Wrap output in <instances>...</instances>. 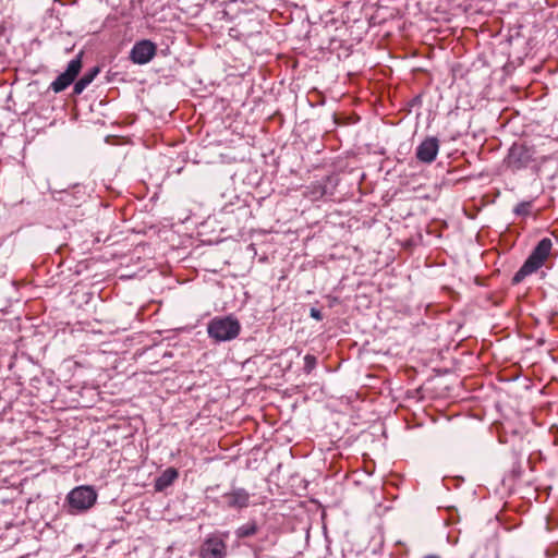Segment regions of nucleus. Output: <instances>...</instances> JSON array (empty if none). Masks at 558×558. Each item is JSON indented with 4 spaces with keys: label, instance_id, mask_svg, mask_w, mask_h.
Listing matches in <instances>:
<instances>
[{
    "label": "nucleus",
    "instance_id": "f257e3e1",
    "mask_svg": "<svg viewBox=\"0 0 558 558\" xmlns=\"http://www.w3.org/2000/svg\"><path fill=\"white\" fill-rule=\"evenodd\" d=\"M553 242L549 238L542 239L533 248L530 256L512 277V284H519L526 276L537 271L550 254Z\"/></svg>",
    "mask_w": 558,
    "mask_h": 558
},
{
    "label": "nucleus",
    "instance_id": "f03ea898",
    "mask_svg": "<svg viewBox=\"0 0 558 558\" xmlns=\"http://www.w3.org/2000/svg\"><path fill=\"white\" fill-rule=\"evenodd\" d=\"M97 497L93 486L82 485L73 488L66 496L69 512L75 514L87 511L96 504Z\"/></svg>",
    "mask_w": 558,
    "mask_h": 558
},
{
    "label": "nucleus",
    "instance_id": "7ed1b4c3",
    "mask_svg": "<svg viewBox=\"0 0 558 558\" xmlns=\"http://www.w3.org/2000/svg\"><path fill=\"white\" fill-rule=\"evenodd\" d=\"M241 325L233 316L211 319V338L217 341H230L238 337Z\"/></svg>",
    "mask_w": 558,
    "mask_h": 558
},
{
    "label": "nucleus",
    "instance_id": "20e7f679",
    "mask_svg": "<svg viewBox=\"0 0 558 558\" xmlns=\"http://www.w3.org/2000/svg\"><path fill=\"white\" fill-rule=\"evenodd\" d=\"M83 54L84 51L81 50L77 56L69 62L66 70L58 75V77L50 84V89L56 94L61 93L75 81L82 69Z\"/></svg>",
    "mask_w": 558,
    "mask_h": 558
},
{
    "label": "nucleus",
    "instance_id": "39448f33",
    "mask_svg": "<svg viewBox=\"0 0 558 558\" xmlns=\"http://www.w3.org/2000/svg\"><path fill=\"white\" fill-rule=\"evenodd\" d=\"M533 161L531 148L523 144H513L507 156V166L512 171H519L526 168Z\"/></svg>",
    "mask_w": 558,
    "mask_h": 558
},
{
    "label": "nucleus",
    "instance_id": "423d86ee",
    "mask_svg": "<svg viewBox=\"0 0 558 558\" xmlns=\"http://www.w3.org/2000/svg\"><path fill=\"white\" fill-rule=\"evenodd\" d=\"M250 493L241 487H233L230 492L216 498V502L231 509H243L250 505Z\"/></svg>",
    "mask_w": 558,
    "mask_h": 558
},
{
    "label": "nucleus",
    "instance_id": "0eeeda50",
    "mask_svg": "<svg viewBox=\"0 0 558 558\" xmlns=\"http://www.w3.org/2000/svg\"><path fill=\"white\" fill-rule=\"evenodd\" d=\"M157 46L148 39L137 41L130 52V59L136 64L148 63L156 54Z\"/></svg>",
    "mask_w": 558,
    "mask_h": 558
},
{
    "label": "nucleus",
    "instance_id": "6e6552de",
    "mask_svg": "<svg viewBox=\"0 0 558 558\" xmlns=\"http://www.w3.org/2000/svg\"><path fill=\"white\" fill-rule=\"evenodd\" d=\"M439 146L440 144L437 137H426L416 148V159L423 163H432L438 155Z\"/></svg>",
    "mask_w": 558,
    "mask_h": 558
},
{
    "label": "nucleus",
    "instance_id": "1a4fd4ad",
    "mask_svg": "<svg viewBox=\"0 0 558 558\" xmlns=\"http://www.w3.org/2000/svg\"><path fill=\"white\" fill-rule=\"evenodd\" d=\"M179 472L174 468L166 469L156 480H155V490L162 492L169 486L173 484V482L178 478Z\"/></svg>",
    "mask_w": 558,
    "mask_h": 558
},
{
    "label": "nucleus",
    "instance_id": "9d476101",
    "mask_svg": "<svg viewBox=\"0 0 558 558\" xmlns=\"http://www.w3.org/2000/svg\"><path fill=\"white\" fill-rule=\"evenodd\" d=\"M100 68L94 66L89 69L84 75L74 84L73 94L81 95L83 90L95 80V77L99 74Z\"/></svg>",
    "mask_w": 558,
    "mask_h": 558
},
{
    "label": "nucleus",
    "instance_id": "9b49d317",
    "mask_svg": "<svg viewBox=\"0 0 558 558\" xmlns=\"http://www.w3.org/2000/svg\"><path fill=\"white\" fill-rule=\"evenodd\" d=\"M227 556V545L218 537L211 536V558H225Z\"/></svg>",
    "mask_w": 558,
    "mask_h": 558
},
{
    "label": "nucleus",
    "instance_id": "f8f14e48",
    "mask_svg": "<svg viewBox=\"0 0 558 558\" xmlns=\"http://www.w3.org/2000/svg\"><path fill=\"white\" fill-rule=\"evenodd\" d=\"M257 531V523L255 521H251L238 527L235 531V535L238 538H245L255 535Z\"/></svg>",
    "mask_w": 558,
    "mask_h": 558
},
{
    "label": "nucleus",
    "instance_id": "ddd939ff",
    "mask_svg": "<svg viewBox=\"0 0 558 558\" xmlns=\"http://www.w3.org/2000/svg\"><path fill=\"white\" fill-rule=\"evenodd\" d=\"M326 39L328 41L326 50H328L331 53H337V57L341 58L342 53L339 50L342 48V40L339 37H326ZM343 56H349L348 50H344Z\"/></svg>",
    "mask_w": 558,
    "mask_h": 558
},
{
    "label": "nucleus",
    "instance_id": "4468645a",
    "mask_svg": "<svg viewBox=\"0 0 558 558\" xmlns=\"http://www.w3.org/2000/svg\"><path fill=\"white\" fill-rule=\"evenodd\" d=\"M44 22L46 26L43 27V32L51 31L53 34L56 31H59L61 26V21L59 20V17L53 15V13L51 12L45 16Z\"/></svg>",
    "mask_w": 558,
    "mask_h": 558
},
{
    "label": "nucleus",
    "instance_id": "2eb2a0df",
    "mask_svg": "<svg viewBox=\"0 0 558 558\" xmlns=\"http://www.w3.org/2000/svg\"><path fill=\"white\" fill-rule=\"evenodd\" d=\"M531 207H532V202L531 201H529V202H521V203H519L514 207L513 213L517 216H529L530 211H531Z\"/></svg>",
    "mask_w": 558,
    "mask_h": 558
},
{
    "label": "nucleus",
    "instance_id": "dca6fc26",
    "mask_svg": "<svg viewBox=\"0 0 558 558\" xmlns=\"http://www.w3.org/2000/svg\"><path fill=\"white\" fill-rule=\"evenodd\" d=\"M316 364H317V359L316 356L312 355V354H306L304 356V372L306 374H310L315 367H316Z\"/></svg>",
    "mask_w": 558,
    "mask_h": 558
},
{
    "label": "nucleus",
    "instance_id": "f3484780",
    "mask_svg": "<svg viewBox=\"0 0 558 558\" xmlns=\"http://www.w3.org/2000/svg\"><path fill=\"white\" fill-rule=\"evenodd\" d=\"M215 20L216 21H222V20L229 21L230 20L229 19V11L227 10L226 7H222V4H219L216 8Z\"/></svg>",
    "mask_w": 558,
    "mask_h": 558
},
{
    "label": "nucleus",
    "instance_id": "a211bd4d",
    "mask_svg": "<svg viewBox=\"0 0 558 558\" xmlns=\"http://www.w3.org/2000/svg\"><path fill=\"white\" fill-rule=\"evenodd\" d=\"M201 556L207 558L209 556V538H206L202 545Z\"/></svg>",
    "mask_w": 558,
    "mask_h": 558
},
{
    "label": "nucleus",
    "instance_id": "6ab92c4d",
    "mask_svg": "<svg viewBox=\"0 0 558 558\" xmlns=\"http://www.w3.org/2000/svg\"><path fill=\"white\" fill-rule=\"evenodd\" d=\"M310 315H311L312 318H314L316 320H322L323 319L322 312L318 308H316V307H312L311 308Z\"/></svg>",
    "mask_w": 558,
    "mask_h": 558
},
{
    "label": "nucleus",
    "instance_id": "aec40b11",
    "mask_svg": "<svg viewBox=\"0 0 558 558\" xmlns=\"http://www.w3.org/2000/svg\"><path fill=\"white\" fill-rule=\"evenodd\" d=\"M327 45H328V41H327L326 37H324L323 41L320 44H318L317 47L320 50H326Z\"/></svg>",
    "mask_w": 558,
    "mask_h": 558
},
{
    "label": "nucleus",
    "instance_id": "412c9836",
    "mask_svg": "<svg viewBox=\"0 0 558 558\" xmlns=\"http://www.w3.org/2000/svg\"><path fill=\"white\" fill-rule=\"evenodd\" d=\"M424 558H440L438 555H427Z\"/></svg>",
    "mask_w": 558,
    "mask_h": 558
}]
</instances>
